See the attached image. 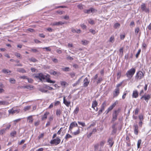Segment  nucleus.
<instances>
[{
	"mask_svg": "<svg viewBox=\"0 0 151 151\" xmlns=\"http://www.w3.org/2000/svg\"><path fill=\"white\" fill-rule=\"evenodd\" d=\"M141 51V49H139L138 50L137 53L136 54V58H137L138 57L139 55V54L140 53Z\"/></svg>",
	"mask_w": 151,
	"mask_h": 151,
	"instance_id": "nucleus-45",
	"label": "nucleus"
},
{
	"mask_svg": "<svg viewBox=\"0 0 151 151\" xmlns=\"http://www.w3.org/2000/svg\"><path fill=\"white\" fill-rule=\"evenodd\" d=\"M58 73L55 71H53L51 73V74L54 76L58 75Z\"/></svg>",
	"mask_w": 151,
	"mask_h": 151,
	"instance_id": "nucleus-54",
	"label": "nucleus"
},
{
	"mask_svg": "<svg viewBox=\"0 0 151 151\" xmlns=\"http://www.w3.org/2000/svg\"><path fill=\"white\" fill-rule=\"evenodd\" d=\"M119 88H116L114 92V97L117 96L119 93Z\"/></svg>",
	"mask_w": 151,
	"mask_h": 151,
	"instance_id": "nucleus-17",
	"label": "nucleus"
},
{
	"mask_svg": "<svg viewBox=\"0 0 151 151\" xmlns=\"http://www.w3.org/2000/svg\"><path fill=\"white\" fill-rule=\"evenodd\" d=\"M120 26V24L119 23H116L114 25V28L116 29L119 28Z\"/></svg>",
	"mask_w": 151,
	"mask_h": 151,
	"instance_id": "nucleus-35",
	"label": "nucleus"
},
{
	"mask_svg": "<svg viewBox=\"0 0 151 151\" xmlns=\"http://www.w3.org/2000/svg\"><path fill=\"white\" fill-rule=\"evenodd\" d=\"M44 135L45 133H41L38 136V139H40L43 138Z\"/></svg>",
	"mask_w": 151,
	"mask_h": 151,
	"instance_id": "nucleus-32",
	"label": "nucleus"
},
{
	"mask_svg": "<svg viewBox=\"0 0 151 151\" xmlns=\"http://www.w3.org/2000/svg\"><path fill=\"white\" fill-rule=\"evenodd\" d=\"M60 84L61 86L63 87H65L66 86L68 85V84L65 81H61L60 82Z\"/></svg>",
	"mask_w": 151,
	"mask_h": 151,
	"instance_id": "nucleus-23",
	"label": "nucleus"
},
{
	"mask_svg": "<svg viewBox=\"0 0 151 151\" xmlns=\"http://www.w3.org/2000/svg\"><path fill=\"white\" fill-rule=\"evenodd\" d=\"M82 77L83 76H82L81 78H80L75 83L73 84V87L79 84L80 83V80Z\"/></svg>",
	"mask_w": 151,
	"mask_h": 151,
	"instance_id": "nucleus-27",
	"label": "nucleus"
},
{
	"mask_svg": "<svg viewBox=\"0 0 151 151\" xmlns=\"http://www.w3.org/2000/svg\"><path fill=\"white\" fill-rule=\"evenodd\" d=\"M9 81L11 83L14 84L15 83L16 80L14 78H11L9 79Z\"/></svg>",
	"mask_w": 151,
	"mask_h": 151,
	"instance_id": "nucleus-41",
	"label": "nucleus"
},
{
	"mask_svg": "<svg viewBox=\"0 0 151 151\" xmlns=\"http://www.w3.org/2000/svg\"><path fill=\"white\" fill-rule=\"evenodd\" d=\"M60 139L57 137L56 139L51 140L50 143L51 144H54L55 145H57L60 143Z\"/></svg>",
	"mask_w": 151,
	"mask_h": 151,
	"instance_id": "nucleus-5",
	"label": "nucleus"
},
{
	"mask_svg": "<svg viewBox=\"0 0 151 151\" xmlns=\"http://www.w3.org/2000/svg\"><path fill=\"white\" fill-rule=\"evenodd\" d=\"M62 111L60 109H57L56 111V116L60 117V115L62 114Z\"/></svg>",
	"mask_w": 151,
	"mask_h": 151,
	"instance_id": "nucleus-18",
	"label": "nucleus"
},
{
	"mask_svg": "<svg viewBox=\"0 0 151 151\" xmlns=\"http://www.w3.org/2000/svg\"><path fill=\"white\" fill-rule=\"evenodd\" d=\"M134 133L136 135H137L138 134V127L137 125H134Z\"/></svg>",
	"mask_w": 151,
	"mask_h": 151,
	"instance_id": "nucleus-24",
	"label": "nucleus"
},
{
	"mask_svg": "<svg viewBox=\"0 0 151 151\" xmlns=\"http://www.w3.org/2000/svg\"><path fill=\"white\" fill-rule=\"evenodd\" d=\"M102 78H99L97 80V84H98L99 83H100V82L102 81Z\"/></svg>",
	"mask_w": 151,
	"mask_h": 151,
	"instance_id": "nucleus-46",
	"label": "nucleus"
},
{
	"mask_svg": "<svg viewBox=\"0 0 151 151\" xmlns=\"http://www.w3.org/2000/svg\"><path fill=\"white\" fill-rule=\"evenodd\" d=\"M9 104V103L6 101H0V105H7Z\"/></svg>",
	"mask_w": 151,
	"mask_h": 151,
	"instance_id": "nucleus-25",
	"label": "nucleus"
},
{
	"mask_svg": "<svg viewBox=\"0 0 151 151\" xmlns=\"http://www.w3.org/2000/svg\"><path fill=\"white\" fill-rule=\"evenodd\" d=\"M139 118L140 121H142L143 119V116L142 114L139 115Z\"/></svg>",
	"mask_w": 151,
	"mask_h": 151,
	"instance_id": "nucleus-56",
	"label": "nucleus"
},
{
	"mask_svg": "<svg viewBox=\"0 0 151 151\" xmlns=\"http://www.w3.org/2000/svg\"><path fill=\"white\" fill-rule=\"evenodd\" d=\"M80 26L81 27H82L83 29H86L87 27L86 25H85L84 24H81Z\"/></svg>",
	"mask_w": 151,
	"mask_h": 151,
	"instance_id": "nucleus-52",
	"label": "nucleus"
},
{
	"mask_svg": "<svg viewBox=\"0 0 151 151\" xmlns=\"http://www.w3.org/2000/svg\"><path fill=\"white\" fill-rule=\"evenodd\" d=\"M120 109L119 108L117 110H115V111L114 112V114H115L114 116V119H116L117 115L119 113Z\"/></svg>",
	"mask_w": 151,
	"mask_h": 151,
	"instance_id": "nucleus-14",
	"label": "nucleus"
},
{
	"mask_svg": "<svg viewBox=\"0 0 151 151\" xmlns=\"http://www.w3.org/2000/svg\"><path fill=\"white\" fill-rule=\"evenodd\" d=\"M27 120L29 121V122L30 123H32L33 121V119L32 118V116H29L27 118Z\"/></svg>",
	"mask_w": 151,
	"mask_h": 151,
	"instance_id": "nucleus-22",
	"label": "nucleus"
},
{
	"mask_svg": "<svg viewBox=\"0 0 151 151\" xmlns=\"http://www.w3.org/2000/svg\"><path fill=\"white\" fill-rule=\"evenodd\" d=\"M40 124V121H37V122H35L34 123L35 125L36 126H38Z\"/></svg>",
	"mask_w": 151,
	"mask_h": 151,
	"instance_id": "nucleus-62",
	"label": "nucleus"
},
{
	"mask_svg": "<svg viewBox=\"0 0 151 151\" xmlns=\"http://www.w3.org/2000/svg\"><path fill=\"white\" fill-rule=\"evenodd\" d=\"M141 9L142 12H145L146 13H149V9L147 8L146 6V5L144 3H142L141 5Z\"/></svg>",
	"mask_w": 151,
	"mask_h": 151,
	"instance_id": "nucleus-7",
	"label": "nucleus"
},
{
	"mask_svg": "<svg viewBox=\"0 0 151 151\" xmlns=\"http://www.w3.org/2000/svg\"><path fill=\"white\" fill-rule=\"evenodd\" d=\"M94 9L93 8H91L89 9L84 10V12L85 13L89 14L91 13L94 12Z\"/></svg>",
	"mask_w": 151,
	"mask_h": 151,
	"instance_id": "nucleus-13",
	"label": "nucleus"
},
{
	"mask_svg": "<svg viewBox=\"0 0 151 151\" xmlns=\"http://www.w3.org/2000/svg\"><path fill=\"white\" fill-rule=\"evenodd\" d=\"M50 114V112L48 111L45 112L44 114L41 116L42 121L46 120L47 117Z\"/></svg>",
	"mask_w": 151,
	"mask_h": 151,
	"instance_id": "nucleus-8",
	"label": "nucleus"
},
{
	"mask_svg": "<svg viewBox=\"0 0 151 151\" xmlns=\"http://www.w3.org/2000/svg\"><path fill=\"white\" fill-rule=\"evenodd\" d=\"M113 108V104L111 105L108 108L106 111L105 113L107 114L109 112L111 111Z\"/></svg>",
	"mask_w": 151,
	"mask_h": 151,
	"instance_id": "nucleus-21",
	"label": "nucleus"
},
{
	"mask_svg": "<svg viewBox=\"0 0 151 151\" xmlns=\"http://www.w3.org/2000/svg\"><path fill=\"white\" fill-rule=\"evenodd\" d=\"M88 22L91 24H94V22L91 19H89L88 20Z\"/></svg>",
	"mask_w": 151,
	"mask_h": 151,
	"instance_id": "nucleus-49",
	"label": "nucleus"
},
{
	"mask_svg": "<svg viewBox=\"0 0 151 151\" xmlns=\"http://www.w3.org/2000/svg\"><path fill=\"white\" fill-rule=\"evenodd\" d=\"M135 71V69L134 68H132L127 71L126 74V75L128 78H131L133 77Z\"/></svg>",
	"mask_w": 151,
	"mask_h": 151,
	"instance_id": "nucleus-3",
	"label": "nucleus"
},
{
	"mask_svg": "<svg viewBox=\"0 0 151 151\" xmlns=\"http://www.w3.org/2000/svg\"><path fill=\"white\" fill-rule=\"evenodd\" d=\"M89 81L88 80V78H86L83 80V86L84 87H87L89 83Z\"/></svg>",
	"mask_w": 151,
	"mask_h": 151,
	"instance_id": "nucleus-9",
	"label": "nucleus"
},
{
	"mask_svg": "<svg viewBox=\"0 0 151 151\" xmlns=\"http://www.w3.org/2000/svg\"><path fill=\"white\" fill-rule=\"evenodd\" d=\"M78 125L77 123L75 121H74L73 122H72L70 123L69 127V130L72 133V134L74 135H76L80 134V129H79V127H78V129H77L76 131L73 132L72 133V130L73 129L76 127H78Z\"/></svg>",
	"mask_w": 151,
	"mask_h": 151,
	"instance_id": "nucleus-2",
	"label": "nucleus"
},
{
	"mask_svg": "<svg viewBox=\"0 0 151 151\" xmlns=\"http://www.w3.org/2000/svg\"><path fill=\"white\" fill-rule=\"evenodd\" d=\"M29 60L31 62H32L34 63H35L38 61L37 60L33 58H32L29 59Z\"/></svg>",
	"mask_w": 151,
	"mask_h": 151,
	"instance_id": "nucleus-31",
	"label": "nucleus"
},
{
	"mask_svg": "<svg viewBox=\"0 0 151 151\" xmlns=\"http://www.w3.org/2000/svg\"><path fill=\"white\" fill-rule=\"evenodd\" d=\"M77 7L78 9H83V7L81 4H79L77 6Z\"/></svg>",
	"mask_w": 151,
	"mask_h": 151,
	"instance_id": "nucleus-48",
	"label": "nucleus"
},
{
	"mask_svg": "<svg viewBox=\"0 0 151 151\" xmlns=\"http://www.w3.org/2000/svg\"><path fill=\"white\" fill-rule=\"evenodd\" d=\"M16 134V132L15 131H13L10 133L11 136L12 137H15Z\"/></svg>",
	"mask_w": 151,
	"mask_h": 151,
	"instance_id": "nucleus-42",
	"label": "nucleus"
},
{
	"mask_svg": "<svg viewBox=\"0 0 151 151\" xmlns=\"http://www.w3.org/2000/svg\"><path fill=\"white\" fill-rule=\"evenodd\" d=\"M108 142L109 143V145L110 147H111L113 144V138H109L108 141Z\"/></svg>",
	"mask_w": 151,
	"mask_h": 151,
	"instance_id": "nucleus-20",
	"label": "nucleus"
},
{
	"mask_svg": "<svg viewBox=\"0 0 151 151\" xmlns=\"http://www.w3.org/2000/svg\"><path fill=\"white\" fill-rule=\"evenodd\" d=\"M43 49H45L47 51H51V49L50 48V47H45L43 48Z\"/></svg>",
	"mask_w": 151,
	"mask_h": 151,
	"instance_id": "nucleus-58",
	"label": "nucleus"
},
{
	"mask_svg": "<svg viewBox=\"0 0 151 151\" xmlns=\"http://www.w3.org/2000/svg\"><path fill=\"white\" fill-rule=\"evenodd\" d=\"M150 98L151 96H150V95L149 94H148L147 95H143L141 97V99H142L143 98H144V99L147 101V102L148 100Z\"/></svg>",
	"mask_w": 151,
	"mask_h": 151,
	"instance_id": "nucleus-12",
	"label": "nucleus"
},
{
	"mask_svg": "<svg viewBox=\"0 0 151 151\" xmlns=\"http://www.w3.org/2000/svg\"><path fill=\"white\" fill-rule=\"evenodd\" d=\"M15 55L18 58H21V55L20 54L18 53H16L15 54Z\"/></svg>",
	"mask_w": 151,
	"mask_h": 151,
	"instance_id": "nucleus-57",
	"label": "nucleus"
},
{
	"mask_svg": "<svg viewBox=\"0 0 151 151\" xmlns=\"http://www.w3.org/2000/svg\"><path fill=\"white\" fill-rule=\"evenodd\" d=\"M50 75L48 74L45 76L43 73H40L35 76V77L37 79H39L41 81H42L44 80L45 78H46L47 82L50 83H55V81H52L51 80L50 78Z\"/></svg>",
	"mask_w": 151,
	"mask_h": 151,
	"instance_id": "nucleus-1",
	"label": "nucleus"
},
{
	"mask_svg": "<svg viewBox=\"0 0 151 151\" xmlns=\"http://www.w3.org/2000/svg\"><path fill=\"white\" fill-rule=\"evenodd\" d=\"M98 104V102L96 100L93 101L92 103V108L95 110V107H97Z\"/></svg>",
	"mask_w": 151,
	"mask_h": 151,
	"instance_id": "nucleus-16",
	"label": "nucleus"
},
{
	"mask_svg": "<svg viewBox=\"0 0 151 151\" xmlns=\"http://www.w3.org/2000/svg\"><path fill=\"white\" fill-rule=\"evenodd\" d=\"M63 103L67 106L69 107L70 104V101H67L65 99V97L64 96L63 98Z\"/></svg>",
	"mask_w": 151,
	"mask_h": 151,
	"instance_id": "nucleus-10",
	"label": "nucleus"
},
{
	"mask_svg": "<svg viewBox=\"0 0 151 151\" xmlns=\"http://www.w3.org/2000/svg\"><path fill=\"white\" fill-rule=\"evenodd\" d=\"M63 127H61L60 129V130L58 132L57 134H58L60 135L61 134V131L63 130Z\"/></svg>",
	"mask_w": 151,
	"mask_h": 151,
	"instance_id": "nucleus-55",
	"label": "nucleus"
},
{
	"mask_svg": "<svg viewBox=\"0 0 151 151\" xmlns=\"http://www.w3.org/2000/svg\"><path fill=\"white\" fill-rule=\"evenodd\" d=\"M31 51L34 52H38V51L35 49L32 48L31 50Z\"/></svg>",
	"mask_w": 151,
	"mask_h": 151,
	"instance_id": "nucleus-63",
	"label": "nucleus"
},
{
	"mask_svg": "<svg viewBox=\"0 0 151 151\" xmlns=\"http://www.w3.org/2000/svg\"><path fill=\"white\" fill-rule=\"evenodd\" d=\"M53 116L51 115V116H50L49 117L48 119L50 121H51L53 120Z\"/></svg>",
	"mask_w": 151,
	"mask_h": 151,
	"instance_id": "nucleus-59",
	"label": "nucleus"
},
{
	"mask_svg": "<svg viewBox=\"0 0 151 151\" xmlns=\"http://www.w3.org/2000/svg\"><path fill=\"white\" fill-rule=\"evenodd\" d=\"M140 29L139 27H137L135 28V33L136 35L138 34L139 31Z\"/></svg>",
	"mask_w": 151,
	"mask_h": 151,
	"instance_id": "nucleus-38",
	"label": "nucleus"
},
{
	"mask_svg": "<svg viewBox=\"0 0 151 151\" xmlns=\"http://www.w3.org/2000/svg\"><path fill=\"white\" fill-rule=\"evenodd\" d=\"M69 68L68 67H66L65 68H62V70L65 71H69Z\"/></svg>",
	"mask_w": 151,
	"mask_h": 151,
	"instance_id": "nucleus-51",
	"label": "nucleus"
},
{
	"mask_svg": "<svg viewBox=\"0 0 151 151\" xmlns=\"http://www.w3.org/2000/svg\"><path fill=\"white\" fill-rule=\"evenodd\" d=\"M135 25L134 22L133 21H132L129 24V26L131 28H132L134 27Z\"/></svg>",
	"mask_w": 151,
	"mask_h": 151,
	"instance_id": "nucleus-43",
	"label": "nucleus"
},
{
	"mask_svg": "<svg viewBox=\"0 0 151 151\" xmlns=\"http://www.w3.org/2000/svg\"><path fill=\"white\" fill-rule=\"evenodd\" d=\"M64 22H54L51 24V25L52 26H54L55 25L59 26L60 25H62L64 24Z\"/></svg>",
	"mask_w": 151,
	"mask_h": 151,
	"instance_id": "nucleus-11",
	"label": "nucleus"
},
{
	"mask_svg": "<svg viewBox=\"0 0 151 151\" xmlns=\"http://www.w3.org/2000/svg\"><path fill=\"white\" fill-rule=\"evenodd\" d=\"M72 137V136L68 134H67L65 135V138L67 140L68 138Z\"/></svg>",
	"mask_w": 151,
	"mask_h": 151,
	"instance_id": "nucleus-40",
	"label": "nucleus"
},
{
	"mask_svg": "<svg viewBox=\"0 0 151 151\" xmlns=\"http://www.w3.org/2000/svg\"><path fill=\"white\" fill-rule=\"evenodd\" d=\"M81 42L83 45H86L89 43V41L86 40H82L81 41Z\"/></svg>",
	"mask_w": 151,
	"mask_h": 151,
	"instance_id": "nucleus-26",
	"label": "nucleus"
},
{
	"mask_svg": "<svg viewBox=\"0 0 151 151\" xmlns=\"http://www.w3.org/2000/svg\"><path fill=\"white\" fill-rule=\"evenodd\" d=\"M141 142V140L140 139L138 140L137 143V147L138 148L140 147Z\"/></svg>",
	"mask_w": 151,
	"mask_h": 151,
	"instance_id": "nucleus-39",
	"label": "nucleus"
},
{
	"mask_svg": "<svg viewBox=\"0 0 151 151\" xmlns=\"http://www.w3.org/2000/svg\"><path fill=\"white\" fill-rule=\"evenodd\" d=\"M54 103L55 106H58L60 104V102L59 101H55Z\"/></svg>",
	"mask_w": 151,
	"mask_h": 151,
	"instance_id": "nucleus-37",
	"label": "nucleus"
},
{
	"mask_svg": "<svg viewBox=\"0 0 151 151\" xmlns=\"http://www.w3.org/2000/svg\"><path fill=\"white\" fill-rule=\"evenodd\" d=\"M27 30L28 31H29L30 32H33L35 31V30L34 29H31V28H29V29H27Z\"/></svg>",
	"mask_w": 151,
	"mask_h": 151,
	"instance_id": "nucleus-61",
	"label": "nucleus"
},
{
	"mask_svg": "<svg viewBox=\"0 0 151 151\" xmlns=\"http://www.w3.org/2000/svg\"><path fill=\"white\" fill-rule=\"evenodd\" d=\"M99 146V145L98 144H95L94 145V147L95 148V150H96L98 149Z\"/></svg>",
	"mask_w": 151,
	"mask_h": 151,
	"instance_id": "nucleus-53",
	"label": "nucleus"
},
{
	"mask_svg": "<svg viewBox=\"0 0 151 151\" xmlns=\"http://www.w3.org/2000/svg\"><path fill=\"white\" fill-rule=\"evenodd\" d=\"M31 108L30 106H27L25 107L24 108V110L25 111L29 110Z\"/></svg>",
	"mask_w": 151,
	"mask_h": 151,
	"instance_id": "nucleus-36",
	"label": "nucleus"
},
{
	"mask_svg": "<svg viewBox=\"0 0 151 151\" xmlns=\"http://www.w3.org/2000/svg\"><path fill=\"white\" fill-rule=\"evenodd\" d=\"M119 55L121 56H122L123 54V49L122 47L119 50Z\"/></svg>",
	"mask_w": 151,
	"mask_h": 151,
	"instance_id": "nucleus-34",
	"label": "nucleus"
},
{
	"mask_svg": "<svg viewBox=\"0 0 151 151\" xmlns=\"http://www.w3.org/2000/svg\"><path fill=\"white\" fill-rule=\"evenodd\" d=\"M8 111L9 114H13L15 113L14 110L13 108L9 110Z\"/></svg>",
	"mask_w": 151,
	"mask_h": 151,
	"instance_id": "nucleus-29",
	"label": "nucleus"
},
{
	"mask_svg": "<svg viewBox=\"0 0 151 151\" xmlns=\"http://www.w3.org/2000/svg\"><path fill=\"white\" fill-rule=\"evenodd\" d=\"M20 88H27V89H32L33 88L34 86L32 85H27L26 86H24L21 87H20Z\"/></svg>",
	"mask_w": 151,
	"mask_h": 151,
	"instance_id": "nucleus-19",
	"label": "nucleus"
},
{
	"mask_svg": "<svg viewBox=\"0 0 151 151\" xmlns=\"http://www.w3.org/2000/svg\"><path fill=\"white\" fill-rule=\"evenodd\" d=\"M79 111V108L78 106H77L74 110L73 113L75 114H77Z\"/></svg>",
	"mask_w": 151,
	"mask_h": 151,
	"instance_id": "nucleus-30",
	"label": "nucleus"
},
{
	"mask_svg": "<svg viewBox=\"0 0 151 151\" xmlns=\"http://www.w3.org/2000/svg\"><path fill=\"white\" fill-rule=\"evenodd\" d=\"M27 80L28 82L30 83H32L33 81V80L31 78H27Z\"/></svg>",
	"mask_w": 151,
	"mask_h": 151,
	"instance_id": "nucleus-60",
	"label": "nucleus"
},
{
	"mask_svg": "<svg viewBox=\"0 0 151 151\" xmlns=\"http://www.w3.org/2000/svg\"><path fill=\"white\" fill-rule=\"evenodd\" d=\"M138 96V93L137 91L136 90L133 91L132 97L133 98H137Z\"/></svg>",
	"mask_w": 151,
	"mask_h": 151,
	"instance_id": "nucleus-15",
	"label": "nucleus"
},
{
	"mask_svg": "<svg viewBox=\"0 0 151 151\" xmlns=\"http://www.w3.org/2000/svg\"><path fill=\"white\" fill-rule=\"evenodd\" d=\"M2 71L3 73H11V71L9 70L6 69H4L2 70Z\"/></svg>",
	"mask_w": 151,
	"mask_h": 151,
	"instance_id": "nucleus-33",
	"label": "nucleus"
},
{
	"mask_svg": "<svg viewBox=\"0 0 151 151\" xmlns=\"http://www.w3.org/2000/svg\"><path fill=\"white\" fill-rule=\"evenodd\" d=\"M78 123L79 125L82 126L83 127H84L86 126L84 122H78Z\"/></svg>",
	"mask_w": 151,
	"mask_h": 151,
	"instance_id": "nucleus-44",
	"label": "nucleus"
},
{
	"mask_svg": "<svg viewBox=\"0 0 151 151\" xmlns=\"http://www.w3.org/2000/svg\"><path fill=\"white\" fill-rule=\"evenodd\" d=\"M106 106V101H104L101 105L100 109L98 112V115H99L102 113L103 111L104 110Z\"/></svg>",
	"mask_w": 151,
	"mask_h": 151,
	"instance_id": "nucleus-4",
	"label": "nucleus"
},
{
	"mask_svg": "<svg viewBox=\"0 0 151 151\" xmlns=\"http://www.w3.org/2000/svg\"><path fill=\"white\" fill-rule=\"evenodd\" d=\"M144 76L143 73L141 71H139L137 73L135 76V79L137 80H140Z\"/></svg>",
	"mask_w": 151,
	"mask_h": 151,
	"instance_id": "nucleus-6",
	"label": "nucleus"
},
{
	"mask_svg": "<svg viewBox=\"0 0 151 151\" xmlns=\"http://www.w3.org/2000/svg\"><path fill=\"white\" fill-rule=\"evenodd\" d=\"M17 71L22 73H26V71L23 68H20L17 69Z\"/></svg>",
	"mask_w": 151,
	"mask_h": 151,
	"instance_id": "nucleus-28",
	"label": "nucleus"
},
{
	"mask_svg": "<svg viewBox=\"0 0 151 151\" xmlns=\"http://www.w3.org/2000/svg\"><path fill=\"white\" fill-rule=\"evenodd\" d=\"M121 76V72L120 71L118 72L117 74V78H119Z\"/></svg>",
	"mask_w": 151,
	"mask_h": 151,
	"instance_id": "nucleus-50",
	"label": "nucleus"
},
{
	"mask_svg": "<svg viewBox=\"0 0 151 151\" xmlns=\"http://www.w3.org/2000/svg\"><path fill=\"white\" fill-rule=\"evenodd\" d=\"M6 130L5 129H1L0 131V134H2L4 133Z\"/></svg>",
	"mask_w": 151,
	"mask_h": 151,
	"instance_id": "nucleus-47",
	"label": "nucleus"
},
{
	"mask_svg": "<svg viewBox=\"0 0 151 151\" xmlns=\"http://www.w3.org/2000/svg\"><path fill=\"white\" fill-rule=\"evenodd\" d=\"M139 112V109L138 108H137L135 110L134 113L135 115H137L138 114Z\"/></svg>",
	"mask_w": 151,
	"mask_h": 151,
	"instance_id": "nucleus-64",
	"label": "nucleus"
}]
</instances>
